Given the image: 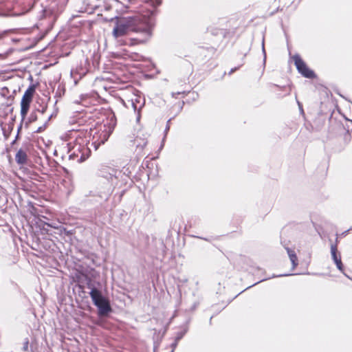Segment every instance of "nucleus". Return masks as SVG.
I'll return each instance as SVG.
<instances>
[{
    "label": "nucleus",
    "instance_id": "2f4dec72",
    "mask_svg": "<svg viewBox=\"0 0 352 352\" xmlns=\"http://www.w3.org/2000/svg\"><path fill=\"white\" fill-rule=\"evenodd\" d=\"M16 139H15V140H14L12 141V144H14L16 142Z\"/></svg>",
    "mask_w": 352,
    "mask_h": 352
},
{
    "label": "nucleus",
    "instance_id": "0eeeda50",
    "mask_svg": "<svg viewBox=\"0 0 352 352\" xmlns=\"http://www.w3.org/2000/svg\"><path fill=\"white\" fill-rule=\"evenodd\" d=\"M114 124L108 126L104 125V129L101 130L97 136H94V139H96L92 144H94L95 148L97 149L98 146L104 144L109 138L111 134L114 130Z\"/></svg>",
    "mask_w": 352,
    "mask_h": 352
},
{
    "label": "nucleus",
    "instance_id": "f03ea898",
    "mask_svg": "<svg viewBox=\"0 0 352 352\" xmlns=\"http://www.w3.org/2000/svg\"><path fill=\"white\" fill-rule=\"evenodd\" d=\"M87 287L91 289L89 295L94 305L98 308V316H107L112 311L109 300L104 297L98 289L93 286L90 281L87 283Z\"/></svg>",
    "mask_w": 352,
    "mask_h": 352
},
{
    "label": "nucleus",
    "instance_id": "cd10ccee",
    "mask_svg": "<svg viewBox=\"0 0 352 352\" xmlns=\"http://www.w3.org/2000/svg\"><path fill=\"white\" fill-rule=\"evenodd\" d=\"M53 116H54V114H53V113H52V114H51V115L49 116V118H48V119L47 120V121H46V122H47V123H48V122L50 121V120L52 118V117H53Z\"/></svg>",
    "mask_w": 352,
    "mask_h": 352
},
{
    "label": "nucleus",
    "instance_id": "f3484780",
    "mask_svg": "<svg viewBox=\"0 0 352 352\" xmlns=\"http://www.w3.org/2000/svg\"><path fill=\"white\" fill-rule=\"evenodd\" d=\"M47 126V122H45L42 126H39L35 132L36 133H41L45 130Z\"/></svg>",
    "mask_w": 352,
    "mask_h": 352
},
{
    "label": "nucleus",
    "instance_id": "423d86ee",
    "mask_svg": "<svg viewBox=\"0 0 352 352\" xmlns=\"http://www.w3.org/2000/svg\"><path fill=\"white\" fill-rule=\"evenodd\" d=\"M294 64L298 71V72L305 78H314L316 77V74L314 71L310 69L303 60L300 58L298 54H296L293 57Z\"/></svg>",
    "mask_w": 352,
    "mask_h": 352
},
{
    "label": "nucleus",
    "instance_id": "b1692460",
    "mask_svg": "<svg viewBox=\"0 0 352 352\" xmlns=\"http://www.w3.org/2000/svg\"><path fill=\"white\" fill-rule=\"evenodd\" d=\"M178 342H179V341H177V340H175L174 342L171 344V348H172V350H173V351H174V350L175 349V348H176V347H177V346Z\"/></svg>",
    "mask_w": 352,
    "mask_h": 352
},
{
    "label": "nucleus",
    "instance_id": "6ab92c4d",
    "mask_svg": "<svg viewBox=\"0 0 352 352\" xmlns=\"http://www.w3.org/2000/svg\"><path fill=\"white\" fill-rule=\"evenodd\" d=\"M11 30H4L0 32V40L3 39L10 32Z\"/></svg>",
    "mask_w": 352,
    "mask_h": 352
},
{
    "label": "nucleus",
    "instance_id": "4468645a",
    "mask_svg": "<svg viewBox=\"0 0 352 352\" xmlns=\"http://www.w3.org/2000/svg\"><path fill=\"white\" fill-rule=\"evenodd\" d=\"M37 119L38 118L36 111H32L30 114L28 120L25 122V126L28 127L29 124L36 122Z\"/></svg>",
    "mask_w": 352,
    "mask_h": 352
},
{
    "label": "nucleus",
    "instance_id": "ddd939ff",
    "mask_svg": "<svg viewBox=\"0 0 352 352\" xmlns=\"http://www.w3.org/2000/svg\"><path fill=\"white\" fill-rule=\"evenodd\" d=\"M331 254L333 261H336L341 257L340 252L338 251L337 244H331Z\"/></svg>",
    "mask_w": 352,
    "mask_h": 352
},
{
    "label": "nucleus",
    "instance_id": "72a5a7b5",
    "mask_svg": "<svg viewBox=\"0 0 352 352\" xmlns=\"http://www.w3.org/2000/svg\"><path fill=\"white\" fill-rule=\"evenodd\" d=\"M344 274L345 275V276H346V277H348L349 278H350L347 276V274H345L344 273Z\"/></svg>",
    "mask_w": 352,
    "mask_h": 352
},
{
    "label": "nucleus",
    "instance_id": "7c9ffc66",
    "mask_svg": "<svg viewBox=\"0 0 352 352\" xmlns=\"http://www.w3.org/2000/svg\"><path fill=\"white\" fill-rule=\"evenodd\" d=\"M351 230V228H350V229H349V230H347V231H344V232L343 234H346V232H349V230Z\"/></svg>",
    "mask_w": 352,
    "mask_h": 352
},
{
    "label": "nucleus",
    "instance_id": "9b49d317",
    "mask_svg": "<svg viewBox=\"0 0 352 352\" xmlns=\"http://www.w3.org/2000/svg\"><path fill=\"white\" fill-rule=\"evenodd\" d=\"M285 250H287V254H288L289 259L292 264V269L294 270L298 265L296 254L294 250H292L289 248L287 247V248H285Z\"/></svg>",
    "mask_w": 352,
    "mask_h": 352
},
{
    "label": "nucleus",
    "instance_id": "c85d7f7f",
    "mask_svg": "<svg viewBox=\"0 0 352 352\" xmlns=\"http://www.w3.org/2000/svg\"><path fill=\"white\" fill-rule=\"evenodd\" d=\"M170 120H169L168 121V123H169V122H170ZM169 127H170V126H169L168 124H167L166 127V129H165V132H166L167 131H168V130H169Z\"/></svg>",
    "mask_w": 352,
    "mask_h": 352
},
{
    "label": "nucleus",
    "instance_id": "5701e85b",
    "mask_svg": "<svg viewBox=\"0 0 352 352\" xmlns=\"http://www.w3.org/2000/svg\"><path fill=\"white\" fill-rule=\"evenodd\" d=\"M297 103H298V105L299 110H300V113L302 114H304V110H303V108H302V104L299 101H297Z\"/></svg>",
    "mask_w": 352,
    "mask_h": 352
},
{
    "label": "nucleus",
    "instance_id": "aec40b11",
    "mask_svg": "<svg viewBox=\"0 0 352 352\" xmlns=\"http://www.w3.org/2000/svg\"><path fill=\"white\" fill-rule=\"evenodd\" d=\"M152 4L154 7H157L161 5L162 1L161 0H151Z\"/></svg>",
    "mask_w": 352,
    "mask_h": 352
},
{
    "label": "nucleus",
    "instance_id": "393cba45",
    "mask_svg": "<svg viewBox=\"0 0 352 352\" xmlns=\"http://www.w3.org/2000/svg\"><path fill=\"white\" fill-rule=\"evenodd\" d=\"M239 68V67H234V68H232L231 69V70L229 72V75L232 74V73H234L235 71H236Z\"/></svg>",
    "mask_w": 352,
    "mask_h": 352
},
{
    "label": "nucleus",
    "instance_id": "39448f33",
    "mask_svg": "<svg viewBox=\"0 0 352 352\" xmlns=\"http://www.w3.org/2000/svg\"><path fill=\"white\" fill-rule=\"evenodd\" d=\"M122 102L127 108L129 107V105L131 106L134 112L137 113V121H139L140 119V111L145 105V98L141 96V93L140 91H137V94H134L133 98L128 100L127 103H126L123 100H122Z\"/></svg>",
    "mask_w": 352,
    "mask_h": 352
},
{
    "label": "nucleus",
    "instance_id": "a211bd4d",
    "mask_svg": "<svg viewBox=\"0 0 352 352\" xmlns=\"http://www.w3.org/2000/svg\"><path fill=\"white\" fill-rule=\"evenodd\" d=\"M262 52H263V54L264 56L263 62L265 63V60H266V52H265V38L264 37L263 38V40H262Z\"/></svg>",
    "mask_w": 352,
    "mask_h": 352
},
{
    "label": "nucleus",
    "instance_id": "1a4fd4ad",
    "mask_svg": "<svg viewBox=\"0 0 352 352\" xmlns=\"http://www.w3.org/2000/svg\"><path fill=\"white\" fill-rule=\"evenodd\" d=\"M123 174L120 170L111 169L107 176V179L111 183L112 185H118V179L122 177Z\"/></svg>",
    "mask_w": 352,
    "mask_h": 352
},
{
    "label": "nucleus",
    "instance_id": "bb28decb",
    "mask_svg": "<svg viewBox=\"0 0 352 352\" xmlns=\"http://www.w3.org/2000/svg\"><path fill=\"white\" fill-rule=\"evenodd\" d=\"M334 263H336V265L341 263H342L341 257L340 258H338V260H336V261H334Z\"/></svg>",
    "mask_w": 352,
    "mask_h": 352
},
{
    "label": "nucleus",
    "instance_id": "9d476101",
    "mask_svg": "<svg viewBox=\"0 0 352 352\" xmlns=\"http://www.w3.org/2000/svg\"><path fill=\"white\" fill-rule=\"evenodd\" d=\"M16 162L19 165H24L28 162V155L23 149H19L15 155Z\"/></svg>",
    "mask_w": 352,
    "mask_h": 352
},
{
    "label": "nucleus",
    "instance_id": "2eb2a0df",
    "mask_svg": "<svg viewBox=\"0 0 352 352\" xmlns=\"http://www.w3.org/2000/svg\"><path fill=\"white\" fill-rule=\"evenodd\" d=\"M80 150L78 149V153H76V151H74V153H72V154H70L69 155V160H76L78 162V158L80 157Z\"/></svg>",
    "mask_w": 352,
    "mask_h": 352
},
{
    "label": "nucleus",
    "instance_id": "f704fd0d",
    "mask_svg": "<svg viewBox=\"0 0 352 352\" xmlns=\"http://www.w3.org/2000/svg\"><path fill=\"white\" fill-rule=\"evenodd\" d=\"M288 274H285V276H287ZM283 275L282 274H280L279 276H282Z\"/></svg>",
    "mask_w": 352,
    "mask_h": 352
},
{
    "label": "nucleus",
    "instance_id": "f257e3e1",
    "mask_svg": "<svg viewBox=\"0 0 352 352\" xmlns=\"http://www.w3.org/2000/svg\"><path fill=\"white\" fill-rule=\"evenodd\" d=\"M113 37L122 45L133 46L146 43L152 36L151 25L140 17H116Z\"/></svg>",
    "mask_w": 352,
    "mask_h": 352
},
{
    "label": "nucleus",
    "instance_id": "6e6552de",
    "mask_svg": "<svg viewBox=\"0 0 352 352\" xmlns=\"http://www.w3.org/2000/svg\"><path fill=\"white\" fill-rule=\"evenodd\" d=\"M87 69L82 65L78 66L76 69H72L71 70L70 74L74 78L75 84H77L78 81L87 74Z\"/></svg>",
    "mask_w": 352,
    "mask_h": 352
},
{
    "label": "nucleus",
    "instance_id": "473e14b6",
    "mask_svg": "<svg viewBox=\"0 0 352 352\" xmlns=\"http://www.w3.org/2000/svg\"><path fill=\"white\" fill-rule=\"evenodd\" d=\"M19 138V133H17V135H16V140Z\"/></svg>",
    "mask_w": 352,
    "mask_h": 352
},
{
    "label": "nucleus",
    "instance_id": "dca6fc26",
    "mask_svg": "<svg viewBox=\"0 0 352 352\" xmlns=\"http://www.w3.org/2000/svg\"><path fill=\"white\" fill-rule=\"evenodd\" d=\"M186 332L187 329H184V331L177 332L175 340L177 341H179L181 339H182V338L184 336Z\"/></svg>",
    "mask_w": 352,
    "mask_h": 352
},
{
    "label": "nucleus",
    "instance_id": "412c9836",
    "mask_svg": "<svg viewBox=\"0 0 352 352\" xmlns=\"http://www.w3.org/2000/svg\"><path fill=\"white\" fill-rule=\"evenodd\" d=\"M47 108V106L45 104V105L42 106L41 109H38L36 111H38L41 112L42 114H43L45 113Z\"/></svg>",
    "mask_w": 352,
    "mask_h": 352
},
{
    "label": "nucleus",
    "instance_id": "7ed1b4c3",
    "mask_svg": "<svg viewBox=\"0 0 352 352\" xmlns=\"http://www.w3.org/2000/svg\"><path fill=\"white\" fill-rule=\"evenodd\" d=\"M31 6L28 9L19 8L18 5L12 6L11 2L6 0H0V16H17L29 12L32 8Z\"/></svg>",
    "mask_w": 352,
    "mask_h": 352
},
{
    "label": "nucleus",
    "instance_id": "a878e982",
    "mask_svg": "<svg viewBox=\"0 0 352 352\" xmlns=\"http://www.w3.org/2000/svg\"><path fill=\"white\" fill-rule=\"evenodd\" d=\"M28 341L25 342L24 343V346H23V349L25 351H27L28 350Z\"/></svg>",
    "mask_w": 352,
    "mask_h": 352
},
{
    "label": "nucleus",
    "instance_id": "20e7f679",
    "mask_svg": "<svg viewBox=\"0 0 352 352\" xmlns=\"http://www.w3.org/2000/svg\"><path fill=\"white\" fill-rule=\"evenodd\" d=\"M34 92L35 87L34 85H31L27 89L22 97L21 101V122H23L26 118Z\"/></svg>",
    "mask_w": 352,
    "mask_h": 352
},
{
    "label": "nucleus",
    "instance_id": "c756f323",
    "mask_svg": "<svg viewBox=\"0 0 352 352\" xmlns=\"http://www.w3.org/2000/svg\"><path fill=\"white\" fill-rule=\"evenodd\" d=\"M22 124H21L20 126L18 127V133H19L20 130L21 129Z\"/></svg>",
    "mask_w": 352,
    "mask_h": 352
},
{
    "label": "nucleus",
    "instance_id": "f8f14e48",
    "mask_svg": "<svg viewBox=\"0 0 352 352\" xmlns=\"http://www.w3.org/2000/svg\"><path fill=\"white\" fill-rule=\"evenodd\" d=\"M91 151L89 148L82 146L80 149V157L78 158V162H82L85 161L90 155Z\"/></svg>",
    "mask_w": 352,
    "mask_h": 352
},
{
    "label": "nucleus",
    "instance_id": "4be33fe9",
    "mask_svg": "<svg viewBox=\"0 0 352 352\" xmlns=\"http://www.w3.org/2000/svg\"><path fill=\"white\" fill-rule=\"evenodd\" d=\"M337 268L340 271L342 272V273H344V265L342 264V263L338 264L336 265Z\"/></svg>",
    "mask_w": 352,
    "mask_h": 352
}]
</instances>
